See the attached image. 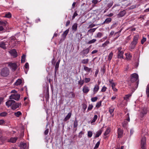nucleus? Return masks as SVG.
<instances>
[{
  "label": "nucleus",
  "mask_w": 149,
  "mask_h": 149,
  "mask_svg": "<svg viewBox=\"0 0 149 149\" xmlns=\"http://www.w3.org/2000/svg\"><path fill=\"white\" fill-rule=\"evenodd\" d=\"M147 130H143L142 131V136H144L141 140V146L142 149H146V136L147 135Z\"/></svg>",
  "instance_id": "nucleus-1"
},
{
  "label": "nucleus",
  "mask_w": 149,
  "mask_h": 149,
  "mask_svg": "<svg viewBox=\"0 0 149 149\" xmlns=\"http://www.w3.org/2000/svg\"><path fill=\"white\" fill-rule=\"evenodd\" d=\"M139 76L136 73L133 74L131 75V77L130 79V81L132 82H134L135 81H136V86L134 88V90L136 89L138 86L139 84Z\"/></svg>",
  "instance_id": "nucleus-2"
},
{
  "label": "nucleus",
  "mask_w": 149,
  "mask_h": 149,
  "mask_svg": "<svg viewBox=\"0 0 149 149\" xmlns=\"http://www.w3.org/2000/svg\"><path fill=\"white\" fill-rule=\"evenodd\" d=\"M10 74V70L8 68L5 67L1 69L0 72L1 76L3 77H7Z\"/></svg>",
  "instance_id": "nucleus-3"
},
{
  "label": "nucleus",
  "mask_w": 149,
  "mask_h": 149,
  "mask_svg": "<svg viewBox=\"0 0 149 149\" xmlns=\"http://www.w3.org/2000/svg\"><path fill=\"white\" fill-rule=\"evenodd\" d=\"M140 111V116L142 118L147 114L148 111L147 108L146 107L143 106L142 107Z\"/></svg>",
  "instance_id": "nucleus-4"
},
{
  "label": "nucleus",
  "mask_w": 149,
  "mask_h": 149,
  "mask_svg": "<svg viewBox=\"0 0 149 149\" xmlns=\"http://www.w3.org/2000/svg\"><path fill=\"white\" fill-rule=\"evenodd\" d=\"M20 95L18 94L16 95L12 94L9 97L10 99H14L16 100H19L20 98Z\"/></svg>",
  "instance_id": "nucleus-5"
},
{
  "label": "nucleus",
  "mask_w": 149,
  "mask_h": 149,
  "mask_svg": "<svg viewBox=\"0 0 149 149\" xmlns=\"http://www.w3.org/2000/svg\"><path fill=\"white\" fill-rule=\"evenodd\" d=\"M89 48H88L86 49H84L80 52V53L82 54L83 55V57H84L89 53Z\"/></svg>",
  "instance_id": "nucleus-6"
},
{
  "label": "nucleus",
  "mask_w": 149,
  "mask_h": 149,
  "mask_svg": "<svg viewBox=\"0 0 149 149\" xmlns=\"http://www.w3.org/2000/svg\"><path fill=\"white\" fill-rule=\"evenodd\" d=\"M8 66L10 67L13 71H15L17 68V65L15 63H10Z\"/></svg>",
  "instance_id": "nucleus-7"
},
{
  "label": "nucleus",
  "mask_w": 149,
  "mask_h": 149,
  "mask_svg": "<svg viewBox=\"0 0 149 149\" xmlns=\"http://www.w3.org/2000/svg\"><path fill=\"white\" fill-rule=\"evenodd\" d=\"M15 102V101L13 100H9L6 102V105L8 107L13 106V104Z\"/></svg>",
  "instance_id": "nucleus-8"
},
{
  "label": "nucleus",
  "mask_w": 149,
  "mask_h": 149,
  "mask_svg": "<svg viewBox=\"0 0 149 149\" xmlns=\"http://www.w3.org/2000/svg\"><path fill=\"white\" fill-rule=\"evenodd\" d=\"M9 53L14 57H16L17 56V52L15 49H13L11 51H9Z\"/></svg>",
  "instance_id": "nucleus-9"
},
{
  "label": "nucleus",
  "mask_w": 149,
  "mask_h": 149,
  "mask_svg": "<svg viewBox=\"0 0 149 149\" xmlns=\"http://www.w3.org/2000/svg\"><path fill=\"white\" fill-rule=\"evenodd\" d=\"M139 38V36L138 35H136L134 36L133 39V41L132 42L136 44L137 43L138 40Z\"/></svg>",
  "instance_id": "nucleus-10"
},
{
  "label": "nucleus",
  "mask_w": 149,
  "mask_h": 149,
  "mask_svg": "<svg viewBox=\"0 0 149 149\" xmlns=\"http://www.w3.org/2000/svg\"><path fill=\"white\" fill-rule=\"evenodd\" d=\"M6 42L3 41H1L0 42V47L4 49H7V47H6Z\"/></svg>",
  "instance_id": "nucleus-11"
},
{
  "label": "nucleus",
  "mask_w": 149,
  "mask_h": 149,
  "mask_svg": "<svg viewBox=\"0 0 149 149\" xmlns=\"http://www.w3.org/2000/svg\"><path fill=\"white\" fill-rule=\"evenodd\" d=\"M21 103H15V102L14 104H13V106H12V109L13 110H15L17 108L19 107V105H21Z\"/></svg>",
  "instance_id": "nucleus-12"
},
{
  "label": "nucleus",
  "mask_w": 149,
  "mask_h": 149,
  "mask_svg": "<svg viewBox=\"0 0 149 149\" xmlns=\"http://www.w3.org/2000/svg\"><path fill=\"white\" fill-rule=\"evenodd\" d=\"M0 26H1L3 27H6L8 26V24L6 21H4V22L0 21Z\"/></svg>",
  "instance_id": "nucleus-13"
},
{
  "label": "nucleus",
  "mask_w": 149,
  "mask_h": 149,
  "mask_svg": "<svg viewBox=\"0 0 149 149\" xmlns=\"http://www.w3.org/2000/svg\"><path fill=\"white\" fill-rule=\"evenodd\" d=\"M126 14V11L125 10H123L120 12L118 15V17H123Z\"/></svg>",
  "instance_id": "nucleus-14"
},
{
  "label": "nucleus",
  "mask_w": 149,
  "mask_h": 149,
  "mask_svg": "<svg viewBox=\"0 0 149 149\" xmlns=\"http://www.w3.org/2000/svg\"><path fill=\"white\" fill-rule=\"evenodd\" d=\"M20 147L21 149H26V144L25 143L21 142L20 144Z\"/></svg>",
  "instance_id": "nucleus-15"
},
{
  "label": "nucleus",
  "mask_w": 149,
  "mask_h": 149,
  "mask_svg": "<svg viewBox=\"0 0 149 149\" xmlns=\"http://www.w3.org/2000/svg\"><path fill=\"white\" fill-rule=\"evenodd\" d=\"M69 31V29H67L66 31H65L61 35V38H65L67 35Z\"/></svg>",
  "instance_id": "nucleus-16"
},
{
  "label": "nucleus",
  "mask_w": 149,
  "mask_h": 149,
  "mask_svg": "<svg viewBox=\"0 0 149 149\" xmlns=\"http://www.w3.org/2000/svg\"><path fill=\"white\" fill-rule=\"evenodd\" d=\"M17 139V137H11L10 138V139L8 141V142L12 143H14L15 142Z\"/></svg>",
  "instance_id": "nucleus-17"
},
{
  "label": "nucleus",
  "mask_w": 149,
  "mask_h": 149,
  "mask_svg": "<svg viewBox=\"0 0 149 149\" xmlns=\"http://www.w3.org/2000/svg\"><path fill=\"white\" fill-rule=\"evenodd\" d=\"M89 89L88 87L84 86L82 89L83 92L84 93H87L89 91Z\"/></svg>",
  "instance_id": "nucleus-18"
},
{
  "label": "nucleus",
  "mask_w": 149,
  "mask_h": 149,
  "mask_svg": "<svg viewBox=\"0 0 149 149\" xmlns=\"http://www.w3.org/2000/svg\"><path fill=\"white\" fill-rule=\"evenodd\" d=\"M71 115V112L69 113L66 117L64 119L63 121H66L68 120L70 118Z\"/></svg>",
  "instance_id": "nucleus-19"
},
{
  "label": "nucleus",
  "mask_w": 149,
  "mask_h": 149,
  "mask_svg": "<svg viewBox=\"0 0 149 149\" xmlns=\"http://www.w3.org/2000/svg\"><path fill=\"white\" fill-rule=\"evenodd\" d=\"M77 23L74 24L72 26V30L74 31H77Z\"/></svg>",
  "instance_id": "nucleus-20"
},
{
  "label": "nucleus",
  "mask_w": 149,
  "mask_h": 149,
  "mask_svg": "<svg viewBox=\"0 0 149 149\" xmlns=\"http://www.w3.org/2000/svg\"><path fill=\"white\" fill-rule=\"evenodd\" d=\"M99 89V85H96L95 86L93 89V93L94 94L96 93Z\"/></svg>",
  "instance_id": "nucleus-21"
},
{
  "label": "nucleus",
  "mask_w": 149,
  "mask_h": 149,
  "mask_svg": "<svg viewBox=\"0 0 149 149\" xmlns=\"http://www.w3.org/2000/svg\"><path fill=\"white\" fill-rule=\"evenodd\" d=\"M69 94H68V97L69 98H73L75 97V94L73 92H69Z\"/></svg>",
  "instance_id": "nucleus-22"
},
{
  "label": "nucleus",
  "mask_w": 149,
  "mask_h": 149,
  "mask_svg": "<svg viewBox=\"0 0 149 149\" xmlns=\"http://www.w3.org/2000/svg\"><path fill=\"white\" fill-rule=\"evenodd\" d=\"M111 18L109 17L107 18L104 22L102 24H109V23L111 21Z\"/></svg>",
  "instance_id": "nucleus-23"
},
{
  "label": "nucleus",
  "mask_w": 149,
  "mask_h": 149,
  "mask_svg": "<svg viewBox=\"0 0 149 149\" xmlns=\"http://www.w3.org/2000/svg\"><path fill=\"white\" fill-rule=\"evenodd\" d=\"M123 134L122 130L120 129H118V138H120Z\"/></svg>",
  "instance_id": "nucleus-24"
},
{
  "label": "nucleus",
  "mask_w": 149,
  "mask_h": 149,
  "mask_svg": "<svg viewBox=\"0 0 149 149\" xmlns=\"http://www.w3.org/2000/svg\"><path fill=\"white\" fill-rule=\"evenodd\" d=\"M132 96L131 94H129L128 95H126L124 97V100L128 101L129 100V98Z\"/></svg>",
  "instance_id": "nucleus-25"
},
{
  "label": "nucleus",
  "mask_w": 149,
  "mask_h": 149,
  "mask_svg": "<svg viewBox=\"0 0 149 149\" xmlns=\"http://www.w3.org/2000/svg\"><path fill=\"white\" fill-rule=\"evenodd\" d=\"M22 80L20 79H18L15 83V84L16 86L20 85L22 83Z\"/></svg>",
  "instance_id": "nucleus-26"
},
{
  "label": "nucleus",
  "mask_w": 149,
  "mask_h": 149,
  "mask_svg": "<svg viewBox=\"0 0 149 149\" xmlns=\"http://www.w3.org/2000/svg\"><path fill=\"white\" fill-rule=\"evenodd\" d=\"M14 115L17 117H19L20 116H21L22 113L20 111H18L14 113Z\"/></svg>",
  "instance_id": "nucleus-27"
},
{
  "label": "nucleus",
  "mask_w": 149,
  "mask_h": 149,
  "mask_svg": "<svg viewBox=\"0 0 149 149\" xmlns=\"http://www.w3.org/2000/svg\"><path fill=\"white\" fill-rule=\"evenodd\" d=\"M103 34L100 32L98 33L95 37L96 38H100L103 36Z\"/></svg>",
  "instance_id": "nucleus-28"
},
{
  "label": "nucleus",
  "mask_w": 149,
  "mask_h": 149,
  "mask_svg": "<svg viewBox=\"0 0 149 149\" xmlns=\"http://www.w3.org/2000/svg\"><path fill=\"white\" fill-rule=\"evenodd\" d=\"M136 45V44L131 42L130 45V49H134Z\"/></svg>",
  "instance_id": "nucleus-29"
},
{
  "label": "nucleus",
  "mask_w": 149,
  "mask_h": 149,
  "mask_svg": "<svg viewBox=\"0 0 149 149\" xmlns=\"http://www.w3.org/2000/svg\"><path fill=\"white\" fill-rule=\"evenodd\" d=\"M88 61L89 59H84L81 61V63L83 64H86L88 63Z\"/></svg>",
  "instance_id": "nucleus-30"
},
{
  "label": "nucleus",
  "mask_w": 149,
  "mask_h": 149,
  "mask_svg": "<svg viewBox=\"0 0 149 149\" xmlns=\"http://www.w3.org/2000/svg\"><path fill=\"white\" fill-rule=\"evenodd\" d=\"M102 132V131L101 130H100L98 131L96 133V134L95 135V137L97 138L98 137L101 135Z\"/></svg>",
  "instance_id": "nucleus-31"
},
{
  "label": "nucleus",
  "mask_w": 149,
  "mask_h": 149,
  "mask_svg": "<svg viewBox=\"0 0 149 149\" xmlns=\"http://www.w3.org/2000/svg\"><path fill=\"white\" fill-rule=\"evenodd\" d=\"M123 52L122 51L119 52H118V58H123Z\"/></svg>",
  "instance_id": "nucleus-32"
},
{
  "label": "nucleus",
  "mask_w": 149,
  "mask_h": 149,
  "mask_svg": "<svg viewBox=\"0 0 149 149\" xmlns=\"http://www.w3.org/2000/svg\"><path fill=\"white\" fill-rule=\"evenodd\" d=\"M84 70L88 72H89L91 70V68H89L85 66H84Z\"/></svg>",
  "instance_id": "nucleus-33"
},
{
  "label": "nucleus",
  "mask_w": 149,
  "mask_h": 149,
  "mask_svg": "<svg viewBox=\"0 0 149 149\" xmlns=\"http://www.w3.org/2000/svg\"><path fill=\"white\" fill-rule=\"evenodd\" d=\"M128 123L127 121H126V120H125L122 123L123 126L124 128H125Z\"/></svg>",
  "instance_id": "nucleus-34"
},
{
  "label": "nucleus",
  "mask_w": 149,
  "mask_h": 149,
  "mask_svg": "<svg viewBox=\"0 0 149 149\" xmlns=\"http://www.w3.org/2000/svg\"><path fill=\"white\" fill-rule=\"evenodd\" d=\"M84 82V80H81V78L78 81V84L79 85L81 86L83 85Z\"/></svg>",
  "instance_id": "nucleus-35"
},
{
  "label": "nucleus",
  "mask_w": 149,
  "mask_h": 149,
  "mask_svg": "<svg viewBox=\"0 0 149 149\" xmlns=\"http://www.w3.org/2000/svg\"><path fill=\"white\" fill-rule=\"evenodd\" d=\"M115 109V108L112 107H111L109 109V111L111 115L112 113L113 112Z\"/></svg>",
  "instance_id": "nucleus-36"
},
{
  "label": "nucleus",
  "mask_w": 149,
  "mask_h": 149,
  "mask_svg": "<svg viewBox=\"0 0 149 149\" xmlns=\"http://www.w3.org/2000/svg\"><path fill=\"white\" fill-rule=\"evenodd\" d=\"M146 93L147 96H149V84L148 85L146 88Z\"/></svg>",
  "instance_id": "nucleus-37"
},
{
  "label": "nucleus",
  "mask_w": 149,
  "mask_h": 149,
  "mask_svg": "<svg viewBox=\"0 0 149 149\" xmlns=\"http://www.w3.org/2000/svg\"><path fill=\"white\" fill-rule=\"evenodd\" d=\"M78 125V121L77 119L76 118L74 123L73 127L74 128L77 127Z\"/></svg>",
  "instance_id": "nucleus-38"
},
{
  "label": "nucleus",
  "mask_w": 149,
  "mask_h": 149,
  "mask_svg": "<svg viewBox=\"0 0 149 149\" xmlns=\"http://www.w3.org/2000/svg\"><path fill=\"white\" fill-rule=\"evenodd\" d=\"M96 41V40L95 39H93L92 40H91L89 41L88 42V44H91L92 43H94Z\"/></svg>",
  "instance_id": "nucleus-39"
},
{
  "label": "nucleus",
  "mask_w": 149,
  "mask_h": 149,
  "mask_svg": "<svg viewBox=\"0 0 149 149\" xmlns=\"http://www.w3.org/2000/svg\"><path fill=\"white\" fill-rule=\"evenodd\" d=\"M113 55V53L112 52H111L108 56V60L110 61L112 58Z\"/></svg>",
  "instance_id": "nucleus-40"
},
{
  "label": "nucleus",
  "mask_w": 149,
  "mask_h": 149,
  "mask_svg": "<svg viewBox=\"0 0 149 149\" xmlns=\"http://www.w3.org/2000/svg\"><path fill=\"white\" fill-rule=\"evenodd\" d=\"M26 56L24 55H23L22 56V59L21 60V62L22 63H24L25 61Z\"/></svg>",
  "instance_id": "nucleus-41"
},
{
  "label": "nucleus",
  "mask_w": 149,
  "mask_h": 149,
  "mask_svg": "<svg viewBox=\"0 0 149 149\" xmlns=\"http://www.w3.org/2000/svg\"><path fill=\"white\" fill-rule=\"evenodd\" d=\"M7 113L6 112H4L1 113H0V116L2 117H5L7 116Z\"/></svg>",
  "instance_id": "nucleus-42"
},
{
  "label": "nucleus",
  "mask_w": 149,
  "mask_h": 149,
  "mask_svg": "<svg viewBox=\"0 0 149 149\" xmlns=\"http://www.w3.org/2000/svg\"><path fill=\"white\" fill-rule=\"evenodd\" d=\"M4 17L7 18H10L11 17V14L9 12L8 13L6 14L5 16Z\"/></svg>",
  "instance_id": "nucleus-43"
},
{
  "label": "nucleus",
  "mask_w": 149,
  "mask_h": 149,
  "mask_svg": "<svg viewBox=\"0 0 149 149\" xmlns=\"http://www.w3.org/2000/svg\"><path fill=\"white\" fill-rule=\"evenodd\" d=\"M97 118V115H95L93 119L92 120L91 123L95 122Z\"/></svg>",
  "instance_id": "nucleus-44"
},
{
  "label": "nucleus",
  "mask_w": 149,
  "mask_h": 149,
  "mask_svg": "<svg viewBox=\"0 0 149 149\" xmlns=\"http://www.w3.org/2000/svg\"><path fill=\"white\" fill-rule=\"evenodd\" d=\"M59 64H56L55 68V74L56 73L57 71L58 70V69L59 68Z\"/></svg>",
  "instance_id": "nucleus-45"
},
{
  "label": "nucleus",
  "mask_w": 149,
  "mask_h": 149,
  "mask_svg": "<svg viewBox=\"0 0 149 149\" xmlns=\"http://www.w3.org/2000/svg\"><path fill=\"white\" fill-rule=\"evenodd\" d=\"M109 41L107 40L104 43H103L102 44V46L103 47H105L108 44H109Z\"/></svg>",
  "instance_id": "nucleus-46"
},
{
  "label": "nucleus",
  "mask_w": 149,
  "mask_h": 149,
  "mask_svg": "<svg viewBox=\"0 0 149 149\" xmlns=\"http://www.w3.org/2000/svg\"><path fill=\"white\" fill-rule=\"evenodd\" d=\"M110 132V130L108 128H107L104 133V135H107Z\"/></svg>",
  "instance_id": "nucleus-47"
},
{
  "label": "nucleus",
  "mask_w": 149,
  "mask_h": 149,
  "mask_svg": "<svg viewBox=\"0 0 149 149\" xmlns=\"http://www.w3.org/2000/svg\"><path fill=\"white\" fill-rule=\"evenodd\" d=\"M93 135L92 132L91 131H88V137H91Z\"/></svg>",
  "instance_id": "nucleus-48"
},
{
  "label": "nucleus",
  "mask_w": 149,
  "mask_h": 149,
  "mask_svg": "<svg viewBox=\"0 0 149 149\" xmlns=\"http://www.w3.org/2000/svg\"><path fill=\"white\" fill-rule=\"evenodd\" d=\"M96 29L97 28L91 29L88 31V32L90 33H93L95 32Z\"/></svg>",
  "instance_id": "nucleus-49"
},
{
  "label": "nucleus",
  "mask_w": 149,
  "mask_h": 149,
  "mask_svg": "<svg viewBox=\"0 0 149 149\" xmlns=\"http://www.w3.org/2000/svg\"><path fill=\"white\" fill-rule=\"evenodd\" d=\"M101 105V101L97 102L96 105V107L97 108H99Z\"/></svg>",
  "instance_id": "nucleus-50"
},
{
  "label": "nucleus",
  "mask_w": 149,
  "mask_h": 149,
  "mask_svg": "<svg viewBox=\"0 0 149 149\" xmlns=\"http://www.w3.org/2000/svg\"><path fill=\"white\" fill-rule=\"evenodd\" d=\"M98 99V97H92L91 98V100L92 102H95Z\"/></svg>",
  "instance_id": "nucleus-51"
},
{
  "label": "nucleus",
  "mask_w": 149,
  "mask_h": 149,
  "mask_svg": "<svg viewBox=\"0 0 149 149\" xmlns=\"http://www.w3.org/2000/svg\"><path fill=\"white\" fill-rule=\"evenodd\" d=\"M100 141H99L97 142L94 148V149H96L98 147L100 144Z\"/></svg>",
  "instance_id": "nucleus-52"
},
{
  "label": "nucleus",
  "mask_w": 149,
  "mask_h": 149,
  "mask_svg": "<svg viewBox=\"0 0 149 149\" xmlns=\"http://www.w3.org/2000/svg\"><path fill=\"white\" fill-rule=\"evenodd\" d=\"M78 15V14L77 13V11H75L73 14L72 17V20L73 19L75 18V17L77 16Z\"/></svg>",
  "instance_id": "nucleus-53"
},
{
  "label": "nucleus",
  "mask_w": 149,
  "mask_h": 149,
  "mask_svg": "<svg viewBox=\"0 0 149 149\" xmlns=\"http://www.w3.org/2000/svg\"><path fill=\"white\" fill-rule=\"evenodd\" d=\"M93 106L92 104H90L89 105L88 107V111H89V110H91L92 108H93Z\"/></svg>",
  "instance_id": "nucleus-54"
},
{
  "label": "nucleus",
  "mask_w": 149,
  "mask_h": 149,
  "mask_svg": "<svg viewBox=\"0 0 149 149\" xmlns=\"http://www.w3.org/2000/svg\"><path fill=\"white\" fill-rule=\"evenodd\" d=\"M84 79H85V81L86 83H87L89 82L91 80L89 78H85Z\"/></svg>",
  "instance_id": "nucleus-55"
},
{
  "label": "nucleus",
  "mask_w": 149,
  "mask_h": 149,
  "mask_svg": "<svg viewBox=\"0 0 149 149\" xmlns=\"http://www.w3.org/2000/svg\"><path fill=\"white\" fill-rule=\"evenodd\" d=\"M146 41V38H145L143 37V39L141 40V43L143 44Z\"/></svg>",
  "instance_id": "nucleus-56"
},
{
  "label": "nucleus",
  "mask_w": 149,
  "mask_h": 149,
  "mask_svg": "<svg viewBox=\"0 0 149 149\" xmlns=\"http://www.w3.org/2000/svg\"><path fill=\"white\" fill-rule=\"evenodd\" d=\"M95 25L93 24H91L89 25L88 28H92L95 26Z\"/></svg>",
  "instance_id": "nucleus-57"
},
{
  "label": "nucleus",
  "mask_w": 149,
  "mask_h": 149,
  "mask_svg": "<svg viewBox=\"0 0 149 149\" xmlns=\"http://www.w3.org/2000/svg\"><path fill=\"white\" fill-rule=\"evenodd\" d=\"M107 89V87L105 86H104L102 87V88L101 89V91L102 92H105L106 91Z\"/></svg>",
  "instance_id": "nucleus-58"
},
{
  "label": "nucleus",
  "mask_w": 149,
  "mask_h": 149,
  "mask_svg": "<svg viewBox=\"0 0 149 149\" xmlns=\"http://www.w3.org/2000/svg\"><path fill=\"white\" fill-rule=\"evenodd\" d=\"M83 108L84 109L85 111L87 108V105L85 104H82Z\"/></svg>",
  "instance_id": "nucleus-59"
},
{
  "label": "nucleus",
  "mask_w": 149,
  "mask_h": 149,
  "mask_svg": "<svg viewBox=\"0 0 149 149\" xmlns=\"http://www.w3.org/2000/svg\"><path fill=\"white\" fill-rule=\"evenodd\" d=\"M49 129H46L44 132V134L45 135H47L49 132Z\"/></svg>",
  "instance_id": "nucleus-60"
},
{
  "label": "nucleus",
  "mask_w": 149,
  "mask_h": 149,
  "mask_svg": "<svg viewBox=\"0 0 149 149\" xmlns=\"http://www.w3.org/2000/svg\"><path fill=\"white\" fill-rule=\"evenodd\" d=\"M99 72V69H97L95 72V77H96L97 76V74Z\"/></svg>",
  "instance_id": "nucleus-61"
},
{
  "label": "nucleus",
  "mask_w": 149,
  "mask_h": 149,
  "mask_svg": "<svg viewBox=\"0 0 149 149\" xmlns=\"http://www.w3.org/2000/svg\"><path fill=\"white\" fill-rule=\"evenodd\" d=\"M4 123H5V121L4 120H0V125H1Z\"/></svg>",
  "instance_id": "nucleus-62"
},
{
  "label": "nucleus",
  "mask_w": 149,
  "mask_h": 149,
  "mask_svg": "<svg viewBox=\"0 0 149 149\" xmlns=\"http://www.w3.org/2000/svg\"><path fill=\"white\" fill-rule=\"evenodd\" d=\"M24 67L25 68L27 69L29 67V64L28 63H25Z\"/></svg>",
  "instance_id": "nucleus-63"
},
{
  "label": "nucleus",
  "mask_w": 149,
  "mask_h": 149,
  "mask_svg": "<svg viewBox=\"0 0 149 149\" xmlns=\"http://www.w3.org/2000/svg\"><path fill=\"white\" fill-rule=\"evenodd\" d=\"M70 20H68L67 21L66 24V26H68L70 24Z\"/></svg>",
  "instance_id": "nucleus-64"
}]
</instances>
